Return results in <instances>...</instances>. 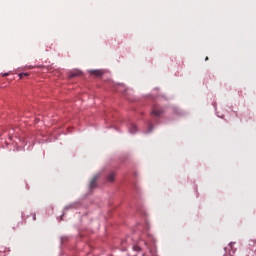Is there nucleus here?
<instances>
[{"label": "nucleus", "instance_id": "f257e3e1", "mask_svg": "<svg viewBox=\"0 0 256 256\" xmlns=\"http://www.w3.org/2000/svg\"><path fill=\"white\" fill-rule=\"evenodd\" d=\"M81 206L79 202H72L65 206L64 211H69V209H77Z\"/></svg>", "mask_w": 256, "mask_h": 256}, {"label": "nucleus", "instance_id": "f03ea898", "mask_svg": "<svg viewBox=\"0 0 256 256\" xmlns=\"http://www.w3.org/2000/svg\"><path fill=\"white\" fill-rule=\"evenodd\" d=\"M83 73L80 70H72L69 72L68 77L69 79H74V77H81Z\"/></svg>", "mask_w": 256, "mask_h": 256}, {"label": "nucleus", "instance_id": "7ed1b4c3", "mask_svg": "<svg viewBox=\"0 0 256 256\" xmlns=\"http://www.w3.org/2000/svg\"><path fill=\"white\" fill-rule=\"evenodd\" d=\"M152 115H154V117H160V115H163V109L154 107L152 110Z\"/></svg>", "mask_w": 256, "mask_h": 256}, {"label": "nucleus", "instance_id": "20e7f679", "mask_svg": "<svg viewBox=\"0 0 256 256\" xmlns=\"http://www.w3.org/2000/svg\"><path fill=\"white\" fill-rule=\"evenodd\" d=\"M90 75H94V77H101L103 75V71L101 70H90Z\"/></svg>", "mask_w": 256, "mask_h": 256}, {"label": "nucleus", "instance_id": "39448f33", "mask_svg": "<svg viewBox=\"0 0 256 256\" xmlns=\"http://www.w3.org/2000/svg\"><path fill=\"white\" fill-rule=\"evenodd\" d=\"M97 187V176H95L90 182V189H95Z\"/></svg>", "mask_w": 256, "mask_h": 256}, {"label": "nucleus", "instance_id": "423d86ee", "mask_svg": "<svg viewBox=\"0 0 256 256\" xmlns=\"http://www.w3.org/2000/svg\"><path fill=\"white\" fill-rule=\"evenodd\" d=\"M129 131H130V133H132V135L137 133V125L131 124L129 127Z\"/></svg>", "mask_w": 256, "mask_h": 256}, {"label": "nucleus", "instance_id": "0eeeda50", "mask_svg": "<svg viewBox=\"0 0 256 256\" xmlns=\"http://www.w3.org/2000/svg\"><path fill=\"white\" fill-rule=\"evenodd\" d=\"M107 181H110V183H113V181H115V173L111 172L108 176H107Z\"/></svg>", "mask_w": 256, "mask_h": 256}, {"label": "nucleus", "instance_id": "6e6552de", "mask_svg": "<svg viewBox=\"0 0 256 256\" xmlns=\"http://www.w3.org/2000/svg\"><path fill=\"white\" fill-rule=\"evenodd\" d=\"M28 76H29L28 73H21V74H19L20 79H23L24 77H28Z\"/></svg>", "mask_w": 256, "mask_h": 256}, {"label": "nucleus", "instance_id": "1a4fd4ad", "mask_svg": "<svg viewBox=\"0 0 256 256\" xmlns=\"http://www.w3.org/2000/svg\"><path fill=\"white\" fill-rule=\"evenodd\" d=\"M134 251H141V247L138 245L133 246Z\"/></svg>", "mask_w": 256, "mask_h": 256}, {"label": "nucleus", "instance_id": "9d476101", "mask_svg": "<svg viewBox=\"0 0 256 256\" xmlns=\"http://www.w3.org/2000/svg\"><path fill=\"white\" fill-rule=\"evenodd\" d=\"M149 127V132L153 131V125H150Z\"/></svg>", "mask_w": 256, "mask_h": 256}, {"label": "nucleus", "instance_id": "9b49d317", "mask_svg": "<svg viewBox=\"0 0 256 256\" xmlns=\"http://www.w3.org/2000/svg\"><path fill=\"white\" fill-rule=\"evenodd\" d=\"M205 61H209V57H206V58H205Z\"/></svg>", "mask_w": 256, "mask_h": 256}, {"label": "nucleus", "instance_id": "f8f14e48", "mask_svg": "<svg viewBox=\"0 0 256 256\" xmlns=\"http://www.w3.org/2000/svg\"><path fill=\"white\" fill-rule=\"evenodd\" d=\"M7 75H9V74H4V77H7Z\"/></svg>", "mask_w": 256, "mask_h": 256}]
</instances>
